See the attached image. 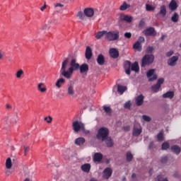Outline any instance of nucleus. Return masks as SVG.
Here are the masks:
<instances>
[{
  "label": "nucleus",
  "instance_id": "1",
  "mask_svg": "<svg viewBox=\"0 0 181 181\" xmlns=\"http://www.w3.org/2000/svg\"><path fill=\"white\" fill-rule=\"evenodd\" d=\"M69 58H66L62 65L60 73L65 78H71L74 71H77L80 69V64L77 63V60L73 58L70 62V67L67 69V64H69Z\"/></svg>",
  "mask_w": 181,
  "mask_h": 181
},
{
  "label": "nucleus",
  "instance_id": "2",
  "mask_svg": "<svg viewBox=\"0 0 181 181\" xmlns=\"http://www.w3.org/2000/svg\"><path fill=\"white\" fill-rule=\"evenodd\" d=\"M108 135H110V129L105 127H103L98 130L96 138L99 141L104 142V140L108 138Z\"/></svg>",
  "mask_w": 181,
  "mask_h": 181
},
{
  "label": "nucleus",
  "instance_id": "3",
  "mask_svg": "<svg viewBox=\"0 0 181 181\" xmlns=\"http://www.w3.org/2000/svg\"><path fill=\"white\" fill-rule=\"evenodd\" d=\"M155 60V56L153 54H146L141 59V67H146V66H151Z\"/></svg>",
  "mask_w": 181,
  "mask_h": 181
},
{
  "label": "nucleus",
  "instance_id": "4",
  "mask_svg": "<svg viewBox=\"0 0 181 181\" xmlns=\"http://www.w3.org/2000/svg\"><path fill=\"white\" fill-rule=\"evenodd\" d=\"M106 39L110 42H113L114 40H118L119 39V31H106Z\"/></svg>",
  "mask_w": 181,
  "mask_h": 181
},
{
  "label": "nucleus",
  "instance_id": "5",
  "mask_svg": "<svg viewBox=\"0 0 181 181\" xmlns=\"http://www.w3.org/2000/svg\"><path fill=\"white\" fill-rule=\"evenodd\" d=\"M19 121V112H16L11 115L6 119L7 125H11V124H16Z\"/></svg>",
  "mask_w": 181,
  "mask_h": 181
},
{
  "label": "nucleus",
  "instance_id": "6",
  "mask_svg": "<svg viewBox=\"0 0 181 181\" xmlns=\"http://www.w3.org/2000/svg\"><path fill=\"white\" fill-rule=\"evenodd\" d=\"M72 127L74 132H79L81 129L82 131H84V124H83L81 122H78V121L73 122Z\"/></svg>",
  "mask_w": 181,
  "mask_h": 181
},
{
  "label": "nucleus",
  "instance_id": "7",
  "mask_svg": "<svg viewBox=\"0 0 181 181\" xmlns=\"http://www.w3.org/2000/svg\"><path fill=\"white\" fill-rule=\"evenodd\" d=\"M142 134V126L136 123L134 124L132 132L133 136H139Z\"/></svg>",
  "mask_w": 181,
  "mask_h": 181
},
{
  "label": "nucleus",
  "instance_id": "8",
  "mask_svg": "<svg viewBox=\"0 0 181 181\" xmlns=\"http://www.w3.org/2000/svg\"><path fill=\"white\" fill-rule=\"evenodd\" d=\"M148 81H155L158 78V75L155 74V69H150L146 73Z\"/></svg>",
  "mask_w": 181,
  "mask_h": 181
},
{
  "label": "nucleus",
  "instance_id": "9",
  "mask_svg": "<svg viewBox=\"0 0 181 181\" xmlns=\"http://www.w3.org/2000/svg\"><path fill=\"white\" fill-rule=\"evenodd\" d=\"M143 33L145 36H156V31L154 28H148L144 30Z\"/></svg>",
  "mask_w": 181,
  "mask_h": 181
},
{
  "label": "nucleus",
  "instance_id": "10",
  "mask_svg": "<svg viewBox=\"0 0 181 181\" xmlns=\"http://www.w3.org/2000/svg\"><path fill=\"white\" fill-rule=\"evenodd\" d=\"M178 60H179V57L173 56L168 60L167 63L168 66L173 67L176 66V62H177Z\"/></svg>",
  "mask_w": 181,
  "mask_h": 181
},
{
  "label": "nucleus",
  "instance_id": "11",
  "mask_svg": "<svg viewBox=\"0 0 181 181\" xmlns=\"http://www.w3.org/2000/svg\"><path fill=\"white\" fill-rule=\"evenodd\" d=\"M76 94V91L74 90V83H70L67 86V95L73 97Z\"/></svg>",
  "mask_w": 181,
  "mask_h": 181
},
{
  "label": "nucleus",
  "instance_id": "12",
  "mask_svg": "<svg viewBox=\"0 0 181 181\" xmlns=\"http://www.w3.org/2000/svg\"><path fill=\"white\" fill-rule=\"evenodd\" d=\"M112 175V169L110 168H106L103 171L104 179H110Z\"/></svg>",
  "mask_w": 181,
  "mask_h": 181
},
{
  "label": "nucleus",
  "instance_id": "13",
  "mask_svg": "<svg viewBox=\"0 0 181 181\" xmlns=\"http://www.w3.org/2000/svg\"><path fill=\"white\" fill-rule=\"evenodd\" d=\"M109 54L112 59H118L119 56V52L115 48H111L109 51Z\"/></svg>",
  "mask_w": 181,
  "mask_h": 181
},
{
  "label": "nucleus",
  "instance_id": "14",
  "mask_svg": "<svg viewBox=\"0 0 181 181\" xmlns=\"http://www.w3.org/2000/svg\"><path fill=\"white\" fill-rule=\"evenodd\" d=\"M132 64L130 61H126L124 62V70L126 74L128 76H131V67H132Z\"/></svg>",
  "mask_w": 181,
  "mask_h": 181
},
{
  "label": "nucleus",
  "instance_id": "15",
  "mask_svg": "<svg viewBox=\"0 0 181 181\" xmlns=\"http://www.w3.org/2000/svg\"><path fill=\"white\" fill-rule=\"evenodd\" d=\"M103 142H105L107 148H112L114 146V141H112L111 136L106 137Z\"/></svg>",
  "mask_w": 181,
  "mask_h": 181
},
{
  "label": "nucleus",
  "instance_id": "16",
  "mask_svg": "<svg viewBox=\"0 0 181 181\" xmlns=\"http://www.w3.org/2000/svg\"><path fill=\"white\" fill-rule=\"evenodd\" d=\"M83 12L85 16H87L88 18H93L94 15V9H93L92 8H85Z\"/></svg>",
  "mask_w": 181,
  "mask_h": 181
},
{
  "label": "nucleus",
  "instance_id": "17",
  "mask_svg": "<svg viewBox=\"0 0 181 181\" xmlns=\"http://www.w3.org/2000/svg\"><path fill=\"white\" fill-rule=\"evenodd\" d=\"M144 98H145L144 95H139L138 97L136 98V105H137V107H140V105H142L144 104Z\"/></svg>",
  "mask_w": 181,
  "mask_h": 181
},
{
  "label": "nucleus",
  "instance_id": "18",
  "mask_svg": "<svg viewBox=\"0 0 181 181\" xmlns=\"http://www.w3.org/2000/svg\"><path fill=\"white\" fill-rule=\"evenodd\" d=\"M97 63L99 66H104V64L105 63V58L104 57V55L100 54L98 56Z\"/></svg>",
  "mask_w": 181,
  "mask_h": 181
},
{
  "label": "nucleus",
  "instance_id": "19",
  "mask_svg": "<svg viewBox=\"0 0 181 181\" xmlns=\"http://www.w3.org/2000/svg\"><path fill=\"white\" fill-rule=\"evenodd\" d=\"M81 168L85 173H89L91 169V165H90V163H86L82 165Z\"/></svg>",
  "mask_w": 181,
  "mask_h": 181
},
{
  "label": "nucleus",
  "instance_id": "20",
  "mask_svg": "<svg viewBox=\"0 0 181 181\" xmlns=\"http://www.w3.org/2000/svg\"><path fill=\"white\" fill-rule=\"evenodd\" d=\"M86 58L87 60H90L91 57H93V51L91 50V47H87L86 49Z\"/></svg>",
  "mask_w": 181,
  "mask_h": 181
},
{
  "label": "nucleus",
  "instance_id": "21",
  "mask_svg": "<svg viewBox=\"0 0 181 181\" xmlns=\"http://www.w3.org/2000/svg\"><path fill=\"white\" fill-rule=\"evenodd\" d=\"M171 151L175 155H179L181 152V148L177 145H174L170 147Z\"/></svg>",
  "mask_w": 181,
  "mask_h": 181
},
{
  "label": "nucleus",
  "instance_id": "22",
  "mask_svg": "<svg viewBox=\"0 0 181 181\" xmlns=\"http://www.w3.org/2000/svg\"><path fill=\"white\" fill-rule=\"evenodd\" d=\"M79 70L80 73H86V71H88L89 70V66L88 64H83L81 66L79 65Z\"/></svg>",
  "mask_w": 181,
  "mask_h": 181
},
{
  "label": "nucleus",
  "instance_id": "23",
  "mask_svg": "<svg viewBox=\"0 0 181 181\" xmlns=\"http://www.w3.org/2000/svg\"><path fill=\"white\" fill-rule=\"evenodd\" d=\"M103 153H95L93 156V160L95 162H101L103 160Z\"/></svg>",
  "mask_w": 181,
  "mask_h": 181
},
{
  "label": "nucleus",
  "instance_id": "24",
  "mask_svg": "<svg viewBox=\"0 0 181 181\" xmlns=\"http://www.w3.org/2000/svg\"><path fill=\"white\" fill-rule=\"evenodd\" d=\"M169 8L170 11H176L177 9V3L176 0H171L169 4Z\"/></svg>",
  "mask_w": 181,
  "mask_h": 181
},
{
  "label": "nucleus",
  "instance_id": "25",
  "mask_svg": "<svg viewBox=\"0 0 181 181\" xmlns=\"http://www.w3.org/2000/svg\"><path fill=\"white\" fill-rule=\"evenodd\" d=\"M103 36H105V37H107V30L99 31L95 34V37L98 40L101 39Z\"/></svg>",
  "mask_w": 181,
  "mask_h": 181
},
{
  "label": "nucleus",
  "instance_id": "26",
  "mask_svg": "<svg viewBox=\"0 0 181 181\" xmlns=\"http://www.w3.org/2000/svg\"><path fill=\"white\" fill-rule=\"evenodd\" d=\"M131 71H135L136 73H138V71H139V64L137 62H135L132 64Z\"/></svg>",
  "mask_w": 181,
  "mask_h": 181
},
{
  "label": "nucleus",
  "instance_id": "27",
  "mask_svg": "<svg viewBox=\"0 0 181 181\" xmlns=\"http://www.w3.org/2000/svg\"><path fill=\"white\" fill-rule=\"evenodd\" d=\"M86 142V139L83 137H79L75 140V145H78V146H81V145H84Z\"/></svg>",
  "mask_w": 181,
  "mask_h": 181
},
{
  "label": "nucleus",
  "instance_id": "28",
  "mask_svg": "<svg viewBox=\"0 0 181 181\" xmlns=\"http://www.w3.org/2000/svg\"><path fill=\"white\" fill-rule=\"evenodd\" d=\"M175 97V92L173 91H168L163 95V98H170L172 100Z\"/></svg>",
  "mask_w": 181,
  "mask_h": 181
},
{
  "label": "nucleus",
  "instance_id": "29",
  "mask_svg": "<svg viewBox=\"0 0 181 181\" xmlns=\"http://www.w3.org/2000/svg\"><path fill=\"white\" fill-rule=\"evenodd\" d=\"M64 83H66V80L63 78H60L57 81L55 86L56 87H57V88H61L62 85L64 84Z\"/></svg>",
  "mask_w": 181,
  "mask_h": 181
},
{
  "label": "nucleus",
  "instance_id": "30",
  "mask_svg": "<svg viewBox=\"0 0 181 181\" xmlns=\"http://www.w3.org/2000/svg\"><path fill=\"white\" fill-rule=\"evenodd\" d=\"M133 49H134V50H137V52H141V50H142V45L141 42L136 41L133 45Z\"/></svg>",
  "mask_w": 181,
  "mask_h": 181
},
{
  "label": "nucleus",
  "instance_id": "31",
  "mask_svg": "<svg viewBox=\"0 0 181 181\" xmlns=\"http://www.w3.org/2000/svg\"><path fill=\"white\" fill-rule=\"evenodd\" d=\"M158 15H161V16H163V18H164V16H166V6H161L160 8V11L157 14V16Z\"/></svg>",
  "mask_w": 181,
  "mask_h": 181
},
{
  "label": "nucleus",
  "instance_id": "32",
  "mask_svg": "<svg viewBox=\"0 0 181 181\" xmlns=\"http://www.w3.org/2000/svg\"><path fill=\"white\" fill-rule=\"evenodd\" d=\"M121 21H124L127 23H131L132 22V17L130 16H121Z\"/></svg>",
  "mask_w": 181,
  "mask_h": 181
},
{
  "label": "nucleus",
  "instance_id": "33",
  "mask_svg": "<svg viewBox=\"0 0 181 181\" xmlns=\"http://www.w3.org/2000/svg\"><path fill=\"white\" fill-rule=\"evenodd\" d=\"M37 88H38V90L40 91V93H45V91L47 90L46 87H45V83H39Z\"/></svg>",
  "mask_w": 181,
  "mask_h": 181
},
{
  "label": "nucleus",
  "instance_id": "34",
  "mask_svg": "<svg viewBox=\"0 0 181 181\" xmlns=\"http://www.w3.org/2000/svg\"><path fill=\"white\" fill-rule=\"evenodd\" d=\"M127 90V86H124L122 85L117 86V92L119 93V94L122 95V94H124V92Z\"/></svg>",
  "mask_w": 181,
  "mask_h": 181
},
{
  "label": "nucleus",
  "instance_id": "35",
  "mask_svg": "<svg viewBox=\"0 0 181 181\" xmlns=\"http://www.w3.org/2000/svg\"><path fill=\"white\" fill-rule=\"evenodd\" d=\"M129 8H131V5L127 4V2H124L122 6H120V11H127Z\"/></svg>",
  "mask_w": 181,
  "mask_h": 181
},
{
  "label": "nucleus",
  "instance_id": "36",
  "mask_svg": "<svg viewBox=\"0 0 181 181\" xmlns=\"http://www.w3.org/2000/svg\"><path fill=\"white\" fill-rule=\"evenodd\" d=\"M126 159L127 162H131L132 161V159H134V156L131 151H129L126 153Z\"/></svg>",
  "mask_w": 181,
  "mask_h": 181
},
{
  "label": "nucleus",
  "instance_id": "37",
  "mask_svg": "<svg viewBox=\"0 0 181 181\" xmlns=\"http://www.w3.org/2000/svg\"><path fill=\"white\" fill-rule=\"evenodd\" d=\"M6 169H11L12 168V160L11 158H8L6 160Z\"/></svg>",
  "mask_w": 181,
  "mask_h": 181
},
{
  "label": "nucleus",
  "instance_id": "38",
  "mask_svg": "<svg viewBox=\"0 0 181 181\" xmlns=\"http://www.w3.org/2000/svg\"><path fill=\"white\" fill-rule=\"evenodd\" d=\"M160 89V86L158 85V83H156L155 85L151 86V90L153 93H158L159 90Z\"/></svg>",
  "mask_w": 181,
  "mask_h": 181
},
{
  "label": "nucleus",
  "instance_id": "39",
  "mask_svg": "<svg viewBox=\"0 0 181 181\" xmlns=\"http://www.w3.org/2000/svg\"><path fill=\"white\" fill-rule=\"evenodd\" d=\"M169 148H170V145L168 143V141L163 143L161 146L162 151H167V149H169Z\"/></svg>",
  "mask_w": 181,
  "mask_h": 181
},
{
  "label": "nucleus",
  "instance_id": "40",
  "mask_svg": "<svg viewBox=\"0 0 181 181\" xmlns=\"http://www.w3.org/2000/svg\"><path fill=\"white\" fill-rule=\"evenodd\" d=\"M103 110L108 115H111L112 110L110 107L103 106Z\"/></svg>",
  "mask_w": 181,
  "mask_h": 181
},
{
  "label": "nucleus",
  "instance_id": "41",
  "mask_svg": "<svg viewBox=\"0 0 181 181\" xmlns=\"http://www.w3.org/2000/svg\"><path fill=\"white\" fill-rule=\"evenodd\" d=\"M77 17L81 19V21H84L86 19V14L83 13L82 11H78L77 13Z\"/></svg>",
  "mask_w": 181,
  "mask_h": 181
},
{
  "label": "nucleus",
  "instance_id": "42",
  "mask_svg": "<svg viewBox=\"0 0 181 181\" xmlns=\"http://www.w3.org/2000/svg\"><path fill=\"white\" fill-rule=\"evenodd\" d=\"M157 139L158 142H162V141H163V132H160L157 134Z\"/></svg>",
  "mask_w": 181,
  "mask_h": 181
},
{
  "label": "nucleus",
  "instance_id": "43",
  "mask_svg": "<svg viewBox=\"0 0 181 181\" xmlns=\"http://www.w3.org/2000/svg\"><path fill=\"white\" fill-rule=\"evenodd\" d=\"M171 21L175 23L179 21V15L177 14V13H174V15L171 18Z\"/></svg>",
  "mask_w": 181,
  "mask_h": 181
},
{
  "label": "nucleus",
  "instance_id": "44",
  "mask_svg": "<svg viewBox=\"0 0 181 181\" xmlns=\"http://www.w3.org/2000/svg\"><path fill=\"white\" fill-rule=\"evenodd\" d=\"M146 11H148V12H152V11H155V7H153L149 4H146Z\"/></svg>",
  "mask_w": 181,
  "mask_h": 181
},
{
  "label": "nucleus",
  "instance_id": "45",
  "mask_svg": "<svg viewBox=\"0 0 181 181\" xmlns=\"http://www.w3.org/2000/svg\"><path fill=\"white\" fill-rule=\"evenodd\" d=\"M157 180L158 181H169L168 180V178H165V177H163V175H161L157 177Z\"/></svg>",
  "mask_w": 181,
  "mask_h": 181
},
{
  "label": "nucleus",
  "instance_id": "46",
  "mask_svg": "<svg viewBox=\"0 0 181 181\" xmlns=\"http://www.w3.org/2000/svg\"><path fill=\"white\" fill-rule=\"evenodd\" d=\"M23 74V70L20 69L16 73V77L17 78H21L22 77V75Z\"/></svg>",
  "mask_w": 181,
  "mask_h": 181
},
{
  "label": "nucleus",
  "instance_id": "47",
  "mask_svg": "<svg viewBox=\"0 0 181 181\" xmlns=\"http://www.w3.org/2000/svg\"><path fill=\"white\" fill-rule=\"evenodd\" d=\"M163 83H165V78H159L157 81V85L160 86V87H161L162 84H163Z\"/></svg>",
  "mask_w": 181,
  "mask_h": 181
},
{
  "label": "nucleus",
  "instance_id": "48",
  "mask_svg": "<svg viewBox=\"0 0 181 181\" xmlns=\"http://www.w3.org/2000/svg\"><path fill=\"white\" fill-rule=\"evenodd\" d=\"M44 120L46 121L47 124H51L52 121H53V118H52L51 116H49L47 117H45Z\"/></svg>",
  "mask_w": 181,
  "mask_h": 181
},
{
  "label": "nucleus",
  "instance_id": "49",
  "mask_svg": "<svg viewBox=\"0 0 181 181\" xmlns=\"http://www.w3.org/2000/svg\"><path fill=\"white\" fill-rule=\"evenodd\" d=\"M55 9H57V8H59V11L60 9H62V8H63V6H64V5L60 4V3H57L54 5Z\"/></svg>",
  "mask_w": 181,
  "mask_h": 181
},
{
  "label": "nucleus",
  "instance_id": "50",
  "mask_svg": "<svg viewBox=\"0 0 181 181\" xmlns=\"http://www.w3.org/2000/svg\"><path fill=\"white\" fill-rule=\"evenodd\" d=\"M142 118H143L144 121H146V122H151V117L149 116L143 115Z\"/></svg>",
  "mask_w": 181,
  "mask_h": 181
},
{
  "label": "nucleus",
  "instance_id": "51",
  "mask_svg": "<svg viewBox=\"0 0 181 181\" xmlns=\"http://www.w3.org/2000/svg\"><path fill=\"white\" fill-rule=\"evenodd\" d=\"M149 149H155L156 148V146H155V144H153V141H151L148 145Z\"/></svg>",
  "mask_w": 181,
  "mask_h": 181
},
{
  "label": "nucleus",
  "instance_id": "52",
  "mask_svg": "<svg viewBox=\"0 0 181 181\" xmlns=\"http://www.w3.org/2000/svg\"><path fill=\"white\" fill-rule=\"evenodd\" d=\"M160 162L161 163H166L168 162V157L167 156L162 157L160 159Z\"/></svg>",
  "mask_w": 181,
  "mask_h": 181
},
{
  "label": "nucleus",
  "instance_id": "53",
  "mask_svg": "<svg viewBox=\"0 0 181 181\" xmlns=\"http://www.w3.org/2000/svg\"><path fill=\"white\" fill-rule=\"evenodd\" d=\"M153 50H155V48H153V47L149 46L147 47V53H152Z\"/></svg>",
  "mask_w": 181,
  "mask_h": 181
},
{
  "label": "nucleus",
  "instance_id": "54",
  "mask_svg": "<svg viewBox=\"0 0 181 181\" xmlns=\"http://www.w3.org/2000/svg\"><path fill=\"white\" fill-rule=\"evenodd\" d=\"M124 108H127L128 110H129V108H131V102L128 101L124 104Z\"/></svg>",
  "mask_w": 181,
  "mask_h": 181
},
{
  "label": "nucleus",
  "instance_id": "55",
  "mask_svg": "<svg viewBox=\"0 0 181 181\" xmlns=\"http://www.w3.org/2000/svg\"><path fill=\"white\" fill-rule=\"evenodd\" d=\"M136 42H139L140 44L144 43V42H145V37H139Z\"/></svg>",
  "mask_w": 181,
  "mask_h": 181
},
{
  "label": "nucleus",
  "instance_id": "56",
  "mask_svg": "<svg viewBox=\"0 0 181 181\" xmlns=\"http://www.w3.org/2000/svg\"><path fill=\"white\" fill-rule=\"evenodd\" d=\"M132 36V34H131V33H124V37H126V39H131Z\"/></svg>",
  "mask_w": 181,
  "mask_h": 181
},
{
  "label": "nucleus",
  "instance_id": "57",
  "mask_svg": "<svg viewBox=\"0 0 181 181\" xmlns=\"http://www.w3.org/2000/svg\"><path fill=\"white\" fill-rule=\"evenodd\" d=\"M30 148L28 146H24V155H26L28 152L30 151Z\"/></svg>",
  "mask_w": 181,
  "mask_h": 181
},
{
  "label": "nucleus",
  "instance_id": "58",
  "mask_svg": "<svg viewBox=\"0 0 181 181\" xmlns=\"http://www.w3.org/2000/svg\"><path fill=\"white\" fill-rule=\"evenodd\" d=\"M173 51H169V52H168L167 53H166V57H170V56H172L173 54Z\"/></svg>",
  "mask_w": 181,
  "mask_h": 181
},
{
  "label": "nucleus",
  "instance_id": "59",
  "mask_svg": "<svg viewBox=\"0 0 181 181\" xmlns=\"http://www.w3.org/2000/svg\"><path fill=\"white\" fill-rule=\"evenodd\" d=\"M5 173L7 176H10V175H12V172L9 170H6Z\"/></svg>",
  "mask_w": 181,
  "mask_h": 181
},
{
  "label": "nucleus",
  "instance_id": "60",
  "mask_svg": "<svg viewBox=\"0 0 181 181\" xmlns=\"http://www.w3.org/2000/svg\"><path fill=\"white\" fill-rule=\"evenodd\" d=\"M124 131L128 132L130 129L129 126H125L123 127Z\"/></svg>",
  "mask_w": 181,
  "mask_h": 181
},
{
  "label": "nucleus",
  "instance_id": "61",
  "mask_svg": "<svg viewBox=\"0 0 181 181\" xmlns=\"http://www.w3.org/2000/svg\"><path fill=\"white\" fill-rule=\"evenodd\" d=\"M46 8V2L44 3V6H42L40 8V11H42V12H43V11H45V8Z\"/></svg>",
  "mask_w": 181,
  "mask_h": 181
},
{
  "label": "nucleus",
  "instance_id": "62",
  "mask_svg": "<svg viewBox=\"0 0 181 181\" xmlns=\"http://www.w3.org/2000/svg\"><path fill=\"white\" fill-rule=\"evenodd\" d=\"M144 25H145V22L144 20H141L139 23V26H144Z\"/></svg>",
  "mask_w": 181,
  "mask_h": 181
},
{
  "label": "nucleus",
  "instance_id": "63",
  "mask_svg": "<svg viewBox=\"0 0 181 181\" xmlns=\"http://www.w3.org/2000/svg\"><path fill=\"white\" fill-rule=\"evenodd\" d=\"M4 56H5V52L0 51V60L4 57Z\"/></svg>",
  "mask_w": 181,
  "mask_h": 181
},
{
  "label": "nucleus",
  "instance_id": "64",
  "mask_svg": "<svg viewBox=\"0 0 181 181\" xmlns=\"http://www.w3.org/2000/svg\"><path fill=\"white\" fill-rule=\"evenodd\" d=\"M50 28V25H48L47 24H46L44 27L43 29H49Z\"/></svg>",
  "mask_w": 181,
  "mask_h": 181
}]
</instances>
